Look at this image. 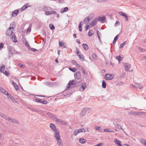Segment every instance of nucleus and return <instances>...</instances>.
<instances>
[{"label":"nucleus","instance_id":"obj_1","mask_svg":"<svg viewBox=\"0 0 146 146\" xmlns=\"http://www.w3.org/2000/svg\"><path fill=\"white\" fill-rule=\"evenodd\" d=\"M85 130L83 128H81L79 129H76L74 130L73 133V135L76 136L79 133L85 132Z\"/></svg>","mask_w":146,"mask_h":146},{"label":"nucleus","instance_id":"obj_2","mask_svg":"<svg viewBox=\"0 0 146 146\" xmlns=\"http://www.w3.org/2000/svg\"><path fill=\"white\" fill-rule=\"evenodd\" d=\"M75 79L77 80H80L81 78V74L80 72H77L74 74Z\"/></svg>","mask_w":146,"mask_h":146},{"label":"nucleus","instance_id":"obj_3","mask_svg":"<svg viewBox=\"0 0 146 146\" xmlns=\"http://www.w3.org/2000/svg\"><path fill=\"white\" fill-rule=\"evenodd\" d=\"M67 90H65L63 92H62L59 94V95L61 96V98H63L64 97L66 98L68 96V94H67Z\"/></svg>","mask_w":146,"mask_h":146},{"label":"nucleus","instance_id":"obj_4","mask_svg":"<svg viewBox=\"0 0 146 146\" xmlns=\"http://www.w3.org/2000/svg\"><path fill=\"white\" fill-rule=\"evenodd\" d=\"M14 29V28L13 27H9L8 30L7 31V35L9 36L11 35L13 33V30Z\"/></svg>","mask_w":146,"mask_h":146},{"label":"nucleus","instance_id":"obj_5","mask_svg":"<svg viewBox=\"0 0 146 146\" xmlns=\"http://www.w3.org/2000/svg\"><path fill=\"white\" fill-rule=\"evenodd\" d=\"M54 119H55L56 121V122L59 123H60L62 125H66L67 124L66 122L64 121H62L60 119L58 118L55 116L54 117Z\"/></svg>","mask_w":146,"mask_h":146},{"label":"nucleus","instance_id":"obj_6","mask_svg":"<svg viewBox=\"0 0 146 146\" xmlns=\"http://www.w3.org/2000/svg\"><path fill=\"white\" fill-rule=\"evenodd\" d=\"M54 136L56 140L60 139V136L59 135V132L58 130H57L54 132Z\"/></svg>","mask_w":146,"mask_h":146},{"label":"nucleus","instance_id":"obj_7","mask_svg":"<svg viewBox=\"0 0 146 146\" xmlns=\"http://www.w3.org/2000/svg\"><path fill=\"white\" fill-rule=\"evenodd\" d=\"M7 97L10 99H11L13 102L16 103L17 102L15 99V98L10 94H9L8 92L7 93L6 95Z\"/></svg>","mask_w":146,"mask_h":146},{"label":"nucleus","instance_id":"obj_8","mask_svg":"<svg viewBox=\"0 0 146 146\" xmlns=\"http://www.w3.org/2000/svg\"><path fill=\"white\" fill-rule=\"evenodd\" d=\"M98 21L97 18L92 20L91 23H90V25L91 27H92L95 26L97 22Z\"/></svg>","mask_w":146,"mask_h":146},{"label":"nucleus","instance_id":"obj_9","mask_svg":"<svg viewBox=\"0 0 146 146\" xmlns=\"http://www.w3.org/2000/svg\"><path fill=\"white\" fill-rule=\"evenodd\" d=\"M132 86L135 89L139 88L141 89L143 88V86L140 84H136L135 85H132Z\"/></svg>","mask_w":146,"mask_h":146},{"label":"nucleus","instance_id":"obj_10","mask_svg":"<svg viewBox=\"0 0 146 146\" xmlns=\"http://www.w3.org/2000/svg\"><path fill=\"white\" fill-rule=\"evenodd\" d=\"M87 84L86 83L82 84L81 87L80 88V91H84L87 87Z\"/></svg>","mask_w":146,"mask_h":146},{"label":"nucleus","instance_id":"obj_11","mask_svg":"<svg viewBox=\"0 0 146 146\" xmlns=\"http://www.w3.org/2000/svg\"><path fill=\"white\" fill-rule=\"evenodd\" d=\"M118 13L119 15L125 17L126 18V21H129V20L128 19V17L125 14L123 13L122 12H119Z\"/></svg>","mask_w":146,"mask_h":146},{"label":"nucleus","instance_id":"obj_12","mask_svg":"<svg viewBox=\"0 0 146 146\" xmlns=\"http://www.w3.org/2000/svg\"><path fill=\"white\" fill-rule=\"evenodd\" d=\"M124 65L125 67V70L126 71H128L131 67L130 64L128 63H125L124 64Z\"/></svg>","mask_w":146,"mask_h":146},{"label":"nucleus","instance_id":"obj_13","mask_svg":"<svg viewBox=\"0 0 146 146\" xmlns=\"http://www.w3.org/2000/svg\"><path fill=\"white\" fill-rule=\"evenodd\" d=\"M50 127L55 132L58 130H56V126L53 123H50Z\"/></svg>","mask_w":146,"mask_h":146},{"label":"nucleus","instance_id":"obj_14","mask_svg":"<svg viewBox=\"0 0 146 146\" xmlns=\"http://www.w3.org/2000/svg\"><path fill=\"white\" fill-rule=\"evenodd\" d=\"M19 11L18 10H15L13 11L12 14V16L13 17H16L18 14Z\"/></svg>","mask_w":146,"mask_h":146},{"label":"nucleus","instance_id":"obj_15","mask_svg":"<svg viewBox=\"0 0 146 146\" xmlns=\"http://www.w3.org/2000/svg\"><path fill=\"white\" fill-rule=\"evenodd\" d=\"M76 81L74 80H72L70 81L68 83L70 86H71V87H75V85L76 84Z\"/></svg>","mask_w":146,"mask_h":146},{"label":"nucleus","instance_id":"obj_16","mask_svg":"<svg viewBox=\"0 0 146 146\" xmlns=\"http://www.w3.org/2000/svg\"><path fill=\"white\" fill-rule=\"evenodd\" d=\"M44 11L45 12L48 11H51L52 8L49 7L44 6L42 8Z\"/></svg>","mask_w":146,"mask_h":146},{"label":"nucleus","instance_id":"obj_17","mask_svg":"<svg viewBox=\"0 0 146 146\" xmlns=\"http://www.w3.org/2000/svg\"><path fill=\"white\" fill-rule=\"evenodd\" d=\"M97 18L98 21H101L103 23L104 22L106 19L105 17L104 16L99 17Z\"/></svg>","mask_w":146,"mask_h":146},{"label":"nucleus","instance_id":"obj_18","mask_svg":"<svg viewBox=\"0 0 146 146\" xmlns=\"http://www.w3.org/2000/svg\"><path fill=\"white\" fill-rule=\"evenodd\" d=\"M8 49L9 53L12 55L14 51V49L13 47L10 46L9 47Z\"/></svg>","mask_w":146,"mask_h":146},{"label":"nucleus","instance_id":"obj_19","mask_svg":"<svg viewBox=\"0 0 146 146\" xmlns=\"http://www.w3.org/2000/svg\"><path fill=\"white\" fill-rule=\"evenodd\" d=\"M106 77L107 79L111 80L113 78V76L111 75L107 74L106 75Z\"/></svg>","mask_w":146,"mask_h":146},{"label":"nucleus","instance_id":"obj_20","mask_svg":"<svg viewBox=\"0 0 146 146\" xmlns=\"http://www.w3.org/2000/svg\"><path fill=\"white\" fill-rule=\"evenodd\" d=\"M87 109V108H85L82 110L80 113L81 115L83 116L85 114L86 111L87 110L86 109Z\"/></svg>","mask_w":146,"mask_h":146},{"label":"nucleus","instance_id":"obj_21","mask_svg":"<svg viewBox=\"0 0 146 146\" xmlns=\"http://www.w3.org/2000/svg\"><path fill=\"white\" fill-rule=\"evenodd\" d=\"M0 92L5 95H7V93L8 92L2 87H0Z\"/></svg>","mask_w":146,"mask_h":146},{"label":"nucleus","instance_id":"obj_22","mask_svg":"<svg viewBox=\"0 0 146 146\" xmlns=\"http://www.w3.org/2000/svg\"><path fill=\"white\" fill-rule=\"evenodd\" d=\"M56 141L58 145L59 146H63L62 142L61 139L58 140H56Z\"/></svg>","mask_w":146,"mask_h":146},{"label":"nucleus","instance_id":"obj_23","mask_svg":"<svg viewBox=\"0 0 146 146\" xmlns=\"http://www.w3.org/2000/svg\"><path fill=\"white\" fill-rule=\"evenodd\" d=\"M82 46H83V48L84 50H88V45L87 44L84 43L82 44Z\"/></svg>","mask_w":146,"mask_h":146},{"label":"nucleus","instance_id":"obj_24","mask_svg":"<svg viewBox=\"0 0 146 146\" xmlns=\"http://www.w3.org/2000/svg\"><path fill=\"white\" fill-rule=\"evenodd\" d=\"M5 69V67L4 65H2L1 67L0 68V71L1 72H3L4 71Z\"/></svg>","mask_w":146,"mask_h":146},{"label":"nucleus","instance_id":"obj_25","mask_svg":"<svg viewBox=\"0 0 146 146\" xmlns=\"http://www.w3.org/2000/svg\"><path fill=\"white\" fill-rule=\"evenodd\" d=\"M28 5L27 4H26L24 6H23L21 9V11H23L27 8L28 7Z\"/></svg>","mask_w":146,"mask_h":146},{"label":"nucleus","instance_id":"obj_26","mask_svg":"<svg viewBox=\"0 0 146 146\" xmlns=\"http://www.w3.org/2000/svg\"><path fill=\"white\" fill-rule=\"evenodd\" d=\"M47 115L50 117L51 118H52V119H54V117H55L53 115V114L50 113H47Z\"/></svg>","mask_w":146,"mask_h":146},{"label":"nucleus","instance_id":"obj_27","mask_svg":"<svg viewBox=\"0 0 146 146\" xmlns=\"http://www.w3.org/2000/svg\"><path fill=\"white\" fill-rule=\"evenodd\" d=\"M79 141L80 143L84 144L86 142V140L85 139L80 138L79 139Z\"/></svg>","mask_w":146,"mask_h":146},{"label":"nucleus","instance_id":"obj_28","mask_svg":"<svg viewBox=\"0 0 146 146\" xmlns=\"http://www.w3.org/2000/svg\"><path fill=\"white\" fill-rule=\"evenodd\" d=\"M68 8L67 7H65L62 10L60 11V13H64V12L67 11L68 10Z\"/></svg>","mask_w":146,"mask_h":146},{"label":"nucleus","instance_id":"obj_29","mask_svg":"<svg viewBox=\"0 0 146 146\" xmlns=\"http://www.w3.org/2000/svg\"><path fill=\"white\" fill-rule=\"evenodd\" d=\"M104 131L106 132H114V131L111 130V129H104Z\"/></svg>","mask_w":146,"mask_h":146},{"label":"nucleus","instance_id":"obj_30","mask_svg":"<svg viewBox=\"0 0 146 146\" xmlns=\"http://www.w3.org/2000/svg\"><path fill=\"white\" fill-rule=\"evenodd\" d=\"M80 59V60L82 61H83L84 60V57L83 56L82 54H80V55H79L78 56Z\"/></svg>","mask_w":146,"mask_h":146},{"label":"nucleus","instance_id":"obj_31","mask_svg":"<svg viewBox=\"0 0 146 146\" xmlns=\"http://www.w3.org/2000/svg\"><path fill=\"white\" fill-rule=\"evenodd\" d=\"M94 34V32L92 30H90L89 31L88 35L89 36H92Z\"/></svg>","mask_w":146,"mask_h":146},{"label":"nucleus","instance_id":"obj_32","mask_svg":"<svg viewBox=\"0 0 146 146\" xmlns=\"http://www.w3.org/2000/svg\"><path fill=\"white\" fill-rule=\"evenodd\" d=\"M114 142L115 144H117L118 145H120L121 144L119 141L118 140H117L116 138H115L114 139Z\"/></svg>","mask_w":146,"mask_h":146},{"label":"nucleus","instance_id":"obj_33","mask_svg":"<svg viewBox=\"0 0 146 146\" xmlns=\"http://www.w3.org/2000/svg\"><path fill=\"white\" fill-rule=\"evenodd\" d=\"M102 87L104 88H106V83L104 80L102 81Z\"/></svg>","mask_w":146,"mask_h":146},{"label":"nucleus","instance_id":"obj_34","mask_svg":"<svg viewBox=\"0 0 146 146\" xmlns=\"http://www.w3.org/2000/svg\"><path fill=\"white\" fill-rule=\"evenodd\" d=\"M118 38V35H117L114 38V39L113 40V44H115L116 41H117V39Z\"/></svg>","mask_w":146,"mask_h":146},{"label":"nucleus","instance_id":"obj_35","mask_svg":"<svg viewBox=\"0 0 146 146\" xmlns=\"http://www.w3.org/2000/svg\"><path fill=\"white\" fill-rule=\"evenodd\" d=\"M25 46L28 48L29 49L30 48V46L28 42L27 41H25Z\"/></svg>","mask_w":146,"mask_h":146},{"label":"nucleus","instance_id":"obj_36","mask_svg":"<svg viewBox=\"0 0 146 146\" xmlns=\"http://www.w3.org/2000/svg\"><path fill=\"white\" fill-rule=\"evenodd\" d=\"M140 141L141 142L143 145L144 144H146V140L143 139L141 138L140 139Z\"/></svg>","mask_w":146,"mask_h":146},{"label":"nucleus","instance_id":"obj_37","mask_svg":"<svg viewBox=\"0 0 146 146\" xmlns=\"http://www.w3.org/2000/svg\"><path fill=\"white\" fill-rule=\"evenodd\" d=\"M49 27L50 29L51 30L54 29L55 28L54 26L52 24H50Z\"/></svg>","mask_w":146,"mask_h":146},{"label":"nucleus","instance_id":"obj_38","mask_svg":"<svg viewBox=\"0 0 146 146\" xmlns=\"http://www.w3.org/2000/svg\"><path fill=\"white\" fill-rule=\"evenodd\" d=\"M116 125H117V126H116V125H115V126L116 127V128H117L119 129H121L123 131V132H124V130L123 129V128H122L121 127L120 125H119L118 124H116Z\"/></svg>","mask_w":146,"mask_h":146},{"label":"nucleus","instance_id":"obj_39","mask_svg":"<svg viewBox=\"0 0 146 146\" xmlns=\"http://www.w3.org/2000/svg\"><path fill=\"white\" fill-rule=\"evenodd\" d=\"M69 69L71 71L74 72H76L77 70V69L76 68H69Z\"/></svg>","mask_w":146,"mask_h":146},{"label":"nucleus","instance_id":"obj_40","mask_svg":"<svg viewBox=\"0 0 146 146\" xmlns=\"http://www.w3.org/2000/svg\"><path fill=\"white\" fill-rule=\"evenodd\" d=\"M82 22H80L79 24V29L80 31H82V27H81V23Z\"/></svg>","mask_w":146,"mask_h":146},{"label":"nucleus","instance_id":"obj_41","mask_svg":"<svg viewBox=\"0 0 146 146\" xmlns=\"http://www.w3.org/2000/svg\"><path fill=\"white\" fill-rule=\"evenodd\" d=\"M4 46V44L2 43H0V50H1Z\"/></svg>","mask_w":146,"mask_h":146},{"label":"nucleus","instance_id":"obj_42","mask_svg":"<svg viewBox=\"0 0 146 146\" xmlns=\"http://www.w3.org/2000/svg\"><path fill=\"white\" fill-rule=\"evenodd\" d=\"M14 87L15 90H17L19 89V87L16 84L13 86Z\"/></svg>","mask_w":146,"mask_h":146},{"label":"nucleus","instance_id":"obj_43","mask_svg":"<svg viewBox=\"0 0 146 146\" xmlns=\"http://www.w3.org/2000/svg\"><path fill=\"white\" fill-rule=\"evenodd\" d=\"M56 12L54 11H50V15L52 14H57Z\"/></svg>","mask_w":146,"mask_h":146},{"label":"nucleus","instance_id":"obj_44","mask_svg":"<svg viewBox=\"0 0 146 146\" xmlns=\"http://www.w3.org/2000/svg\"><path fill=\"white\" fill-rule=\"evenodd\" d=\"M35 101L38 103H41V100L39 99L38 98H36V99H35Z\"/></svg>","mask_w":146,"mask_h":146},{"label":"nucleus","instance_id":"obj_45","mask_svg":"<svg viewBox=\"0 0 146 146\" xmlns=\"http://www.w3.org/2000/svg\"><path fill=\"white\" fill-rule=\"evenodd\" d=\"M116 58L118 60L119 62L121 61V57L120 56H117L116 57Z\"/></svg>","mask_w":146,"mask_h":146},{"label":"nucleus","instance_id":"obj_46","mask_svg":"<svg viewBox=\"0 0 146 146\" xmlns=\"http://www.w3.org/2000/svg\"><path fill=\"white\" fill-rule=\"evenodd\" d=\"M2 73H3L4 74H5L7 76H8V75H9V72L6 70H5V71H4Z\"/></svg>","mask_w":146,"mask_h":146},{"label":"nucleus","instance_id":"obj_47","mask_svg":"<svg viewBox=\"0 0 146 146\" xmlns=\"http://www.w3.org/2000/svg\"><path fill=\"white\" fill-rule=\"evenodd\" d=\"M47 102L45 100L44 101L41 100V102L40 103H42L44 104H46L47 103Z\"/></svg>","mask_w":146,"mask_h":146},{"label":"nucleus","instance_id":"obj_48","mask_svg":"<svg viewBox=\"0 0 146 146\" xmlns=\"http://www.w3.org/2000/svg\"><path fill=\"white\" fill-rule=\"evenodd\" d=\"M92 57L93 59H96L97 56V55L96 54H93L92 55Z\"/></svg>","mask_w":146,"mask_h":146},{"label":"nucleus","instance_id":"obj_49","mask_svg":"<svg viewBox=\"0 0 146 146\" xmlns=\"http://www.w3.org/2000/svg\"><path fill=\"white\" fill-rule=\"evenodd\" d=\"M31 25H30L29 27L27 28V32H30L31 30Z\"/></svg>","mask_w":146,"mask_h":146},{"label":"nucleus","instance_id":"obj_50","mask_svg":"<svg viewBox=\"0 0 146 146\" xmlns=\"http://www.w3.org/2000/svg\"><path fill=\"white\" fill-rule=\"evenodd\" d=\"M13 38H14V40H12L14 42H17V37L15 36H13Z\"/></svg>","mask_w":146,"mask_h":146},{"label":"nucleus","instance_id":"obj_51","mask_svg":"<svg viewBox=\"0 0 146 146\" xmlns=\"http://www.w3.org/2000/svg\"><path fill=\"white\" fill-rule=\"evenodd\" d=\"M146 115V112H138V115Z\"/></svg>","mask_w":146,"mask_h":146},{"label":"nucleus","instance_id":"obj_52","mask_svg":"<svg viewBox=\"0 0 146 146\" xmlns=\"http://www.w3.org/2000/svg\"><path fill=\"white\" fill-rule=\"evenodd\" d=\"M44 14L46 15H50V11H45Z\"/></svg>","mask_w":146,"mask_h":146},{"label":"nucleus","instance_id":"obj_53","mask_svg":"<svg viewBox=\"0 0 146 146\" xmlns=\"http://www.w3.org/2000/svg\"><path fill=\"white\" fill-rule=\"evenodd\" d=\"M86 17L87 18V19H88L89 21H90L92 18V17L91 16H88Z\"/></svg>","mask_w":146,"mask_h":146},{"label":"nucleus","instance_id":"obj_54","mask_svg":"<svg viewBox=\"0 0 146 146\" xmlns=\"http://www.w3.org/2000/svg\"><path fill=\"white\" fill-rule=\"evenodd\" d=\"M31 51L33 52H35L36 51H37L38 50L35 48H30L29 49Z\"/></svg>","mask_w":146,"mask_h":146},{"label":"nucleus","instance_id":"obj_55","mask_svg":"<svg viewBox=\"0 0 146 146\" xmlns=\"http://www.w3.org/2000/svg\"><path fill=\"white\" fill-rule=\"evenodd\" d=\"M96 33H97V34L98 37V38H100V37L99 36V34H100V33L98 31V30L96 31Z\"/></svg>","mask_w":146,"mask_h":146},{"label":"nucleus","instance_id":"obj_56","mask_svg":"<svg viewBox=\"0 0 146 146\" xmlns=\"http://www.w3.org/2000/svg\"><path fill=\"white\" fill-rule=\"evenodd\" d=\"M96 33H97V34L98 37V38H100V37L99 36V34H100V33L98 31V30L96 31Z\"/></svg>","mask_w":146,"mask_h":146},{"label":"nucleus","instance_id":"obj_57","mask_svg":"<svg viewBox=\"0 0 146 146\" xmlns=\"http://www.w3.org/2000/svg\"><path fill=\"white\" fill-rule=\"evenodd\" d=\"M2 117H3L4 119H5L6 120H7V117L6 115L3 114V116H2Z\"/></svg>","mask_w":146,"mask_h":146},{"label":"nucleus","instance_id":"obj_58","mask_svg":"<svg viewBox=\"0 0 146 146\" xmlns=\"http://www.w3.org/2000/svg\"><path fill=\"white\" fill-rule=\"evenodd\" d=\"M139 49L141 52H144L145 51V49L142 48L141 47H139Z\"/></svg>","mask_w":146,"mask_h":146},{"label":"nucleus","instance_id":"obj_59","mask_svg":"<svg viewBox=\"0 0 146 146\" xmlns=\"http://www.w3.org/2000/svg\"><path fill=\"white\" fill-rule=\"evenodd\" d=\"M86 31H87L89 28V25H86L85 26Z\"/></svg>","mask_w":146,"mask_h":146},{"label":"nucleus","instance_id":"obj_60","mask_svg":"<svg viewBox=\"0 0 146 146\" xmlns=\"http://www.w3.org/2000/svg\"><path fill=\"white\" fill-rule=\"evenodd\" d=\"M138 112H136V111H133L131 113V114L134 115H138Z\"/></svg>","mask_w":146,"mask_h":146},{"label":"nucleus","instance_id":"obj_61","mask_svg":"<svg viewBox=\"0 0 146 146\" xmlns=\"http://www.w3.org/2000/svg\"><path fill=\"white\" fill-rule=\"evenodd\" d=\"M12 122L13 123H18L17 121L15 119H13V120H12Z\"/></svg>","mask_w":146,"mask_h":146},{"label":"nucleus","instance_id":"obj_62","mask_svg":"<svg viewBox=\"0 0 146 146\" xmlns=\"http://www.w3.org/2000/svg\"><path fill=\"white\" fill-rule=\"evenodd\" d=\"M19 65L20 67H22L23 68H24L25 67V66L24 65L22 64H19Z\"/></svg>","mask_w":146,"mask_h":146},{"label":"nucleus","instance_id":"obj_63","mask_svg":"<svg viewBox=\"0 0 146 146\" xmlns=\"http://www.w3.org/2000/svg\"><path fill=\"white\" fill-rule=\"evenodd\" d=\"M64 44L63 43L62 44V42H59V47H61L63 45H64Z\"/></svg>","mask_w":146,"mask_h":146},{"label":"nucleus","instance_id":"obj_64","mask_svg":"<svg viewBox=\"0 0 146 146\" xmlns=\"http://www.w3.org/2000/svg\"><path fill=\"white\" fill-rule=\"evenodd\" d=\"M103 145V144L102 143H100L96 145L95 146H102Z\"/></svg>","mask_w":146,"mask_h":146}]
</instances>
